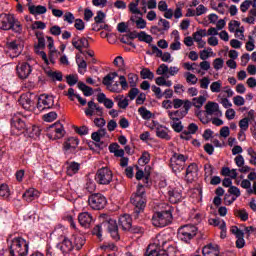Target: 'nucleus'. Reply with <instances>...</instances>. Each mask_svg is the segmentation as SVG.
<instances>
[{"label":"nucleus","mask_w":256,"mask_h":256,"mask_svg":"<svg viewBox=\"0 0 256 256\" xmlns=\"http://www.w3.org/2000/svg\"><path fill=\"white\" fill-rule=\"evenodd\" d=\"M161 211L154 213L152 216V225L154 227H167L173 222V207L167 203L159 205Z\"/></svg>","instance_id":"obj_1"},{"label":"nucleus","mask_w":256,"mask_h":256,"mask_svg":"<svg viewBox=\"0 0 256 256\" xmlns=\"http://www.w3.org/2000/svg\"><path fill=\"white\" fill-rule=\"evenodd\" d=\"M119 77L120 82H115V78ZM103 85L111 91V93H121V91H127L129 89V83L127 82V78L125 76H119L117 72H112L106 75L102 81Z\"/></svg>","instance_id":"obj_2"},{"label":"nucleus","mask_w":256,"mask_h":256,"mask_svg":"<svg viewBox=\"0 0 256 256\" xmlns=\"http://www.w3.org/2000/svg\"><path fill=\"white\" fill-rule=\"evenodd\" d=\"M166 249H169V246H167V240H165V236L158 234L152 240V243L149 244L146 250V256H169Z\"/></svg>","instance_id":"obj_3"},{"label":"nucleus","mask_w":256,"mask_h":256,"mask_svg":"<svg viewBox=\"0 0 256 256\" xmlns=\"http://www.w3.org/2000/svg\"><path fill=\"white\" fill-rule=\"evenodd\" d=\"M0 29L2 31H13L17 35L23 33V25L13 14H0Z\"/></svg>","instance_id":"obj_4"},{"label":"nucleus","mask_w":256,"mask_h":256,"mask_svg":"<svg viewBox=\"0 0 256 256\" xmlns=\"http://www.w3.org/2000/svg\"><path fill=\"white\" fill-rule=\"evenodd\" d=\"M103 227L108 229V233H110L112 239L119 241V226L117 225V220L108 218L96 225V227L93 229V234L96 235L98 239L103 237Z\"/></svg>","instance_id":"obj_5"},{"label":"nucleus","mask_w":256,"mask_h":256,"mask_svg":"<svg viewBox=\"0 0 256 256\" xmlns=\"http://www.w3.org/2000/svg\"><path fill=\"white\" fill-rule=\"evenodd\" d=\"M130 201L135 207V217H139V214L143 213L145 207H147V194L145 192V186H143L142 184H138L136 193L132 195Z\"/></svg>","instance_id":"obj_6"},{"label":"nucleus","mask_w":256,"mask_h":256,"mask_svg":"<svg viewBox=\"0 0 256 256\" xmlns=\"http://www.w3.org/2000/svg\"><path fill=\"white\" fill-rule=\"evenodd\" d=\"M11 256H27L29 253V242L22 237L14 238L10 243Z\"/></svg>","instance_id":"obj_7"},{"label":"nucleus","mask_w":256,"mask_h":256,"mask_svg":"<svg viewBox=\"0 0 256 256\" xmlns=\"http://www.w3.org/2000/svg\"><path fill=\"white\" fill-rule=\"evenodd\" d=\"M198 229L195 225L186 224L178 229V239L183 243H191L195 239Z\"/></svg>","instance_id":"obj_8"},{"label":"nucleus","mask_w":256,"mask_h":256,"mask_svg":"<svg viewBox=\"0 0 256 256\" xmlns=\"http://www.w3.org/2000/svg\"><path fill=\"white\" fill-rule=\"evenodd\" d=\"M188 159L189 157L183 154L174 153L170 159V167L172 168L173 173H181V171L185 169V163H187Z\"/></svg>","instance_id":"obj_9"},{"label":"nucleus","mask_w":256,"mask_h":256,"mask_svg":"<svg viewBox=\"0 0 256 256\" xmlns=\"http://www.w3.org/2000/svg\"><path fill=\"white\" fill-rule=\"evenodd\" d=\"M96 183L99 185H109L113 181V171L109 167L100 168L95 175Z\"/></svg>","instance_id":"obj_10"},{"label":"nucleus","mask_w":256,"mask_h":256,"mask_svg":"<svg viewBox=\"0 0 256 256\" xmlns=\"http://www.w3.org/2000/svg\"><path fill=\"white\" fill-rule=\"evenodd\" d=\"M88 203L91 209L99 211L101 209H105V206L107 205V198H105L101 193H94L89 196Z\"/></svg>","instance_id":"obj_11"},{"label":"nucleus","mask_w":256,"mask_h":256,"mask_svg":"<svg viewBox=\"0 0 256 256\" xmlns=\"http://www.w3.org/2000/svg\"><path fill=\"white\" fill-rule=\"evenodd\" d=\"M173 103V108L174 109H182L181 110H176V111H171V113H178V115H187L189 113V109H191V101L188 99L182 100L179 98H175L172 100Z\"/></svg>","instance_id":"obj_12"},{"label":"nucleus","mask_w":256,"mask_h":256,"mask_svg":"<svg viewBox=\"0 0 256 256\" xmlns=\"http://www.w3.org/2000/svg\"><path fill=\"white\" fill-rule=\"evenodd\" d=\"M186 116L187 115L181 116V114H179V112L171 113V111H168L170 125H171L173 131H175V133H181V131H183V124L181 123V119H183V117H186Z\"/></svg>","instance_id":"obj_13"},{"label":"nucleus","mask_w":256,"mask_h":256,"mask_svg":"<svg viewBox=\"0 0 256 256\" xmlns=\"http://www.w3.org/2000/svg\"><path fill=\"white\" fill-rule=\"evenodd\" d=\"M55 105V98L47 94H41L38 98L37 109L45 111V109H52Z\"/></svg>","instance_id":"obj_14"},{"label":"nucleus","mask_w":256,"mask_h":256,"mask_svg":"<svg viewBox=\"0 0 256 256\" xmlns=\"http://www.w3.org/2000/svg\"><path fill=\"white\" fill-rule=\"evenodd\" d=\"M25 47V44L23 42V39L18 38L14 41L7 43V48L11 53H14L12 57H19L21 55L23 48Z\"/></svg>","instance_id":"obj_15"},{"label":"nucleus","mask_w":256,"mask_h":256,"mask_svg":"<svg viewBox=\"0 0 256 256\" xmlns=\"http://www.w3.org/2000/svg\"><path fill=\"white\" fill-rule=\"evenodd\" d=\"M62 241L59 242L56 247L57 249H59L64 256L69 255V253H71V251H73V249H75V246L73 245V242L65 237V236H61Z\"/></svg>","instance_id":"obj_16"},{"label":"nucleus","mask_w":256,"mask_h":256,"mask_svg":"<svg viewBox=\"0 0 256 256\" xmlns=\"http://www.w3.org/2000/svg\"><path fill=\"white\" fill-rule=\"evenodd\" d=\"M11 128L14 131H25L27 129V124L25 123V120H23V115L18 113L12 116Z\"/></svg>","instance_id":"obj_17"},{"label":"nucleus","mask_w":256,"mask_h":256,"mask_svg":"<svg viewBox=\"0 0 256 256\" xmlns=\"http://www.w3.org/2000/svg\"><path fill=\"white\" fill-rule=\"evenodd\" d=\"M87 105L88 107L84 111L87 117H93V115L103 117V108L101 106L97 105L93 100L89 101Z\"/></svg>","instance_id":"obj_18"},{"label":"nucleus","mask_w":256,"mask_h":256,"mask_svg":"<svg viewBox=\"0 0 256 256\" xmlns=\"http://www.w3.org/2000/svg\"><path fill=\"white\" fill-rule=\"evenodd\" d=\"M19 79H27L33 73V67L27 62L19 63L16 67Z\"/></svg>","instance_id":"obj_19"},{"label":"nucleus","mask_w":256,"mask_h":256,"mask_svg":"<svg viewBox=\"0 0 256 256\" xmlns=\"http://www.w3.org/2000/svg\"><path fill=\"white\" fill-rule=\"evenodd\" d=\"M50 139H62L65 135V129L61 123H56L50 126V133L48 134Z\"/></svg>","instance_id":"obj_20"},{"label":"nucleus","mask_w":256,"mask_h":256,"mask_svg":"<svg viewBox=\"0 0 256 256\" xmlns=\"http://www.w3.org/2000/svg\"><path fill=\"white\" fill-rule=\"evenodd\" d=\"M199 175V168L197 167V164L192 163L190 164L186 169V176L185 179L188 183H193L195 179H197Z\"/></svg>","instance_id":"obj_21"},{"label":"nucleus","mask_w":256,"mask_h":256,"mask_svg":"<svg viewBox=\"0 0 256 256\" xmlns=\"http://www.w3.org/2000/svg\"><path fill=\"white\" fill-rule=\"evenodd\" d=\"M39 49H45V38L44 37H38V44L35 47V53L36 55H39L41 59L44 61L45 65H49V58H47V53L45 51H41Z\"/></svg>","instance_id":"obj_22"},{"label":"nucleus","mask_w":256,"mask_h":256,"mask_svg":"<svg viewBox=\"0 0 256 256\" xmlns=\"http://www.w3.org/2000/svg\"><path fill=\"white\" fill-rule=\"evenodd\" d=\"M168 197H169L170 203H179V201H181V199L183 198V193L181 188L169 187Z\"/></svg>","instance_id":"obj_23"},{"label":"nucleus","mask_w":256,"mask_h":256,"mask_svg":"<svg viewBox=\"0 0 256 256\" xmlns=\"http://www.w3.org/2000/svg\"><path fill=\"white\" fill-rule=\"evenodd\" d=\"M78 222L81 227L89 229L93 223V215H91L89 212H82L78 215Z\"/></svg>","instance_id":"obj_24"},{"label":"nucleus","mask_w":256,"mask_h":256,"mask_svg":"<svg viewBox=\"0 0 256 256\" xmlns=\"http://www.w3.org/2000/svg\"><path fill=\"white\" fill-rule=\"evenodd\" d=\"M72 45L79 51V53H84L83 49H89V40L87 38H74L72 39Z\"/></svg>","instance_id":"obj_25"},{"label":"nucleus","mask_w":256,"mask_h":256,"mask_svg":"<svg viewBox=\"0 0 256 256\" xmlns=\"http://www.w3.org/2000/svg\"><path fill=\"white\" fill-rule=\"evenodd\" d=\"M219 253V245L213 243L205 245L202 249L203 256H219Z\"/></svg>","instance_id":"obj_26"},{"label":"nucleus","mask_w":256,"mask_h":256,"mask_svg":"<svg viewBox=\"0 0 256 256\" xmlns=\"http://www.w3.org/2000/svg\"><path fill=\"white\" fill-rule=\"evenodd\" d=\"M206 115H216V117H221L223 112L219 110V104L217 102H208L205 105Z\"/></svg>","instance_id":"obj_27"},{"label":"nucleus","mask_w":256,"mask_h":256,"mask_svg":"<svg viewBox=\"0 0 256 256\" xmlns=\"http://www.w3.org/2000/svg\"><path fill=\"white\" fill-rule=\"evenodd\" d=\"M19 105L25 109V111H31L33 107V100H31V94H22L18 100Z\"/></svg>","instance_id":"obj_28"},{"label":"nucleus","mask_w":256,"mask_h":256,"mask_svg":"<svg viewBox=\"0 0 256 256\" xmlns=\"http://www.w3.org/2000/svg\"><path fill=\"white\" fill-rule=\"evenodd\" d=\"M118 225L123 229V231H129L132 227L131 216L129 214L122 215L119 218Z\"/></svg>","instance_id":"obj_29"},{"label":"nucleus","mask_w":256,"mask_h":256,"mask_svg":"<svg viewBox=\"0 0 256 256\" xmlns=\"http://www.w3.org/2000/svg\"><path fill=\"white\" fill-rule=\"evenodd\" d=\"M156 137L159 139H165L166 141L171 140V136L169 135V128L158 124L156 125Z\"/></svg>","instance_id":"obj_30"},{"label":"nucleus","mask_w":256,"mask_h":256,"mask_svg":"<svg viewBox=\"0 0 256 256\" xmlns=\"http://www.w3.org/2000/svg\"><path fill=\"white\" fill-rule=\"evenodd\" d=\"M40 193L35 188H29L25 191V193L22 195L24 201L27 203H31V201H35V199H39Z\"/></svg>","instance_id":"obj_31"},{"label":"nucleus","mask_w":256,"mask_h":256,"mask_svg":"<svg viewBox=\"0 0 256 256\" xmlns=\"http://www.w3.org/2000/svg\"><path fill=\"white\" fill-rule=\"evenodd\" d=\"M78 145L79 139L77 137H70L64 142L63 149L64 151H74Z\"/></svg>","instance_id":"obj_32"},{"label":"nucleus","mask_w":256,"mask_h":256,"mask_svg":"<svg viewBox=\"0 0 256 256\" xmlns=\"http://www.w3.org/2000/svg\"><path fill=\"white\" fill-rule=\"evenodd\" d=\"M67 95H68V99H70V101H75V99H78L80 105H83V106L87 105V100L85 98L81 97V95L75 93V89L69 88Z\"/></svg>","instance_id":"obj_33"},{"label":"nucleus","mask_w":256,"mask_h":256,"mask_svg":"<svg viewBox=\"0 0 256 256\" xmlns=\"http://www.w3.org/2000/svg\"><path fill=\"white\" fill-rule=\"evenodd\" d=\"M79 169H81V164L77 162H68L66 173L70 177H73V175H76V173H79Z\"/></svg>","instance_id":"obj_34"},{"label":"nucleus","mask_w":256,"mask_h":256,"mask_svg":"<svg viewBox=\"0 0 256 256\" xmlns=\"http://www.w3.org/2000/svg\"><path fill=\"white\" fill-rule=\"evenodd\" d=\"M73 246L79 250L82 249L83 245H85V236L83 234H74L73 235Z\"/></svg>","instance_id":"obj_35"},{"label":"nucleus","mask_w":256,"mask_h":256,"mask_svg":"<svg viewBox=\"0 0 256 256\" xmlns=\"http://www.w3.org/2000/svg\"><path fill=\"white\" fill-rule=\"evenodd\" d=\"M29 12L31 13V15H45V13H47V7L45 6H29Z\"/></svg>","instance_id":"obj_36"},{"label":"nucleus","mask_w":256,"mask_h":256,"mask_svg":"<svg viewBox=\"0 0 256 256\" xmlns=\"http://www.w3.org/2000/svg\"><path fill=\"white\" fill-rule=\"evenodd\" d=\"M25 130L27 131L28 136L32 139H37L41 135V128H39V126H31Z\"/></svg>","instance_id":"obj_37"},{"label":"nucleus","mask_w":256,"mask_h":256,"mask_svg":"<svg viewBox=\"0 0 256 256\" xmlns=\"http://www.w3.org/2000/svg\"><path fill=\"white\" fill-rule=\"evenodd\" d=\"M207 102V97L199 96L192 99L191 106L193 105L196 109H201L203 105Z\"/></svg>","instance_id":"obj_38"},{"label":"nucleus","mask_w":256,"mask_h":256,"mask_svg":"<svg viewBox=\"0 0 256 256\" xmlns=\"http://www.w3.org/2000/svg\"><path fill=\"white\" fill-rule=\"evenodd\" d=\"M76 63L78 65V72L80 73V75H85V73L87 72V61H85L84 59H80L79 56H76Z\"/></svg>","instance_id":"obj_39"},{"label":"nucleus","mask_w":256,"mask_h":256,"mask_svg":"<svg viewBox=\"0 0 256 256\" xmlns=\"http://www.w3.org/2000/svg\"><path fill=\"white\" fill-rule=\"evenodd\" d=\"M156 85L159 87H172L173 81L165 79V76H160L155 79Z\"/></svg>","instance_id":"obj_40"},{"label":"nucleus","mask_w":256,"mask_h":256,"mask_svg":"<svg viewBox=\"0 0 256 256\" xmlns=\"http://www.w3.org/2000/svg\"><path fill=\"white\" fill-rule=\"evenodd\" d=\"M115 101H118L119 109H127L129 107V99L123 95L116 96Z\"/></svg>","instance_id":"obj_41"},{"label":"nucleus","mask_w":256,"mask_h":256,"mask_svg":"<svg viewBox=\"0 0 256 256\" xmlns=\"http://www.w3.org/2000/svg\"><path fill=\"white\" fill-rule=\"evenodd\" d=\"M223 89V81L217 80L210 84L211 93H221Z\"/></svg>","instance_id":"obj_42"},{"label":"nucleus","mask_w":256,"mask_h":256,"mask_svg":"<svg viewBox=\"0 0 256 256\" xmlns=\"http://www.w3.org/2000/svg\"><path fill=\"white\" fill-rule=\"evenodd\" d=\"M78 89L84 93L85 97H91V95H93V88L83 82L78 83Z\"/></svg>","instance_id":"obj_43"},{"label":"nucleus","mask_w":256,"mask_h":256,"mask_svg":"<svg viewBox=\"0 0 256 256\" xmlns=\"http://www.w3.org/2000/svg\"><path fill=\"white\" fill-rule=\"evenodd\" d=\"M46 75H48L52 81H63V74L59 71L46 70Z\"/></svg>","instance_id":"obj_44"},{"label":"nucleus","mask_w":256,"mask_h":256,"mask_svg":"<svg viewBox=\"0 0 256 256\" xmlns=\"http://www.w3.org/2000/svg\"><path fill=\"white\" fill-rule=\"evenodd\" d=\"M128 9L133 15H140V17H143V12H141V9H139V3L131 2L128 5Z\"/></svg>","instance_id":"obj_45"},{"label":"nucleus","mask_w":256,"mask_h":256,"mask_svg":"<svg viewBox=\"0 0 256 256\" xmlns=\"http://www.w3.org/2000/svg\"><path fill=\"white\" fill-rule=\"evenodd\" d=\"M184 77L188 85H197V81H199V78H197V76L191 72H185Z\"/></svg>","instance_id":"obj_46"},{"label":"nucleus","mask_w":256,"mask_h":256,"mask_svg":"<svg viewBox=\"0 0 256 256\" xmlns=\"http://www.w3.org/2000/svg\"><path fill=\"white\" fill-rule=\"evenodd\" d=\"M149 161H151V155L149 154V152H144L142 156L138 159V165H140V167H145V165H147Z\"/></svg>","instance_id":"obj_47"},{"label":"nucleus","mask_w":256,"mask_h":256,"mask_svg":"<svg viewBox=\"0 0 256 256\" xmlns=\"http://www.w3.org/2000/svg\"><path fill=\"white\" fill-rule=\"evenodd\" d=\"M138 113L145 121H149V119L153 117V113H151V111L147 110L145 107L139 108Z\"/></svg>","instance_id":"obj_48"},{"label":"nucleus","mask_w":256,"mask_h":256,"mask_svg":"<svg viewBox=\"0 0 256 256\" xmlns=\"http://www.w3.org/2000/svg\"><path fill=\"white\" fill-rule=\"evenodd\" d=\"M219 103L224 107V109H231L233 107V103L229 101V98L223 97V94L220 93L218 95Z\"/></svg>","instance_id":"obj_49"},{"label":"nucleus","mask_w":256,"mask_h":256,"mask_svg":"<svg viewBox=\"0 0 256 256\" xmlns=\"http://www.w3.org/2000/svg\"><path fill=\"white\" fill-rule=\"evenodd\" d=\"M100 249L105 253H111V251H117V246L111 242H105Z\"/></svg>","instance_id":"obj_50"},{"label":"nucleus","mask_w":256,"mask_h":256,"mask_svg":"<svg viewBox=\"0 0 256 256\" xmlns=\"http://www.w3.org/2000/svg\"><path fill=\"white\" fill-rule=\"evenodd\" d=\"M140 75L142 79H150V81H153V79H155V74L149 68L142 69Z\"/></svg>","instance_id":"obj_51"},{"label":"nucleus","mask_w":256,"mask_h":256,"mask_svg":"<svg viewBox=\"0 0 256 256\" xmlns=\"http://www.w3.org/2000/svg\"><path fill=\"white\" fill-rule=\"evenodd\" d=\"M130 20L136 24L137 29H145L147 27V21L140 17L139 19L135 20V16H132Z\"/></svg>","instance_id":"obj_52"},{"label":"nucleus","mask_w":256,"mask_h":256,"mask_svg":"<svg viewBox=\"0 0 256 256\" xmlns=\"http://www.w3.org/2000/svg\"><path fill=\"white\" fill-rule=\"evenodd\" d=\"M240 186L242 187V189H246L248 195H254L253 191V187H251V180L249 179H244L241 181Z\"/></svg>","instance_id":"obj_53"},{"label":"nucleus","mask_w":256,"mask_h":256,"mask_svg":"<svg viewBox=\"0 0 256 256\" xmlns=\"http://www.w3.org/2000/svg\"><path fill=\"white\" fill-rule=\"evenodd\" d=\"M137 37L139 41H143L144 43H153V37L149 34H146L145 31L138 33Z\"/></svg>","instance_id":"obj_54"},{"label":"nucleus","mask_w":256,"mask_h":256,"mask_svg":"<svg viewBox=\"0 0 256 256\" xmlns=\"http://www.w3.org/2000/svg\"><path fill=\"white\" fill-rule=\"evenodd\" d=\"M200 83V89H209L211 87V78L204 76L199 80Z\"/></svg>","instance_id":"obj_55"},{"label":"nucleus","mask_w":256,"mask_h":256,"mask_svg":"<svg viewBox=\"0 0 256 256\" xmlns=\"http://www.w3.org/2000/svg\"><path fill=\"white\" fill-rule=\"evenodd\" d=\"M59 55H61V52H59L57 49L55 50H50L49 51V63H52L54 65L55 61L59 59Z\"/></svg>","instance_id":"obj_56"},{"label":"nucleus","mask_w":256,"mask_h":256,"mask_svg":"<svg viewBox=\"0 0 256 256\" xmlns=\"http://www.w3.org/2000/svg\"><path fill=\"white\" fill-rule=\"evenodd\" d=\"M239 127L241 133H245L249 129V118L245 117L239 121Z\"/></svg>","instance_id":"obj_57"},{"label":"nucleus","mask_w":256,"mask_h":256,"mask_svg":"<svg viewBox=\"0 0 256 256\" xmlns=\"http://www.w3.org/2000/svg\"><path fill=\"white\" fill-rule=\"evenodd\" d=\"M137 81H139V76L135 73L128 74V83L130 87H137Z\"/></svg>","instance_id":"obj_58"},{"label":"nucleus","mask_w":256,"mask_h":256,"mask_svg":"<svg viewBox=\"0 0 256 256\" xmlns=\"http://www.w3.org/2000/svg\"><path fill=\"white\" fill-rule=\"evenodd\" d=\"M86 191L88 193H94L95 189H97V184H95V181L88 179L85 185Z\"/></svg>","instance_id":"obj_59"},{"label":"nucleus","mask_w":256,"mask_h":256,"mask_svg":"<svg viewBox=\"0 0 256 256\" xmlns=\"http://www.w3.org/2000/svg\"><path fill=\"white\" fill-rule=\"evenodd\" d=\"M210 225H213L214 227H223V225H227L224 220H221V218H212L209 220Z\"/></svg>","instance_id":"obj_60"},{"label":"nucleus","mask_w":256,"mask_h":256,"mask_svg":"<svg viewBox=\"0 0 256 256\" xmlns=\"http://www.w3.org/2000/svg\"><path fill=\"white\" fill-rule=\"evenodd\" d=\"M63 20L68 23V25H73V23H75V15L71 12H66L63 16Z\"/></svg>","instance_id":"obj_61"},{"label":"nucleus","mask_w":256,"mask_h":256,"mask_svg":"<svg viewBox=\"0 0 256 256\" xmlns=\"http://www.w3.org/2000/svg\"><path fill=\"white\" fill-rule=\"evenodd\" d=\"M233 103L236 107H243L245 105V98L241 95L234 96Z\"/></svg>","instance_id":"obj_62"},{"label":"nucleus","mask_w":256,"mask_h":256,"mask_svg":"<svg viewBox=\"0 0 256 256\" xmlns=\"http://www.w3.org/2000/svg\"><path fill=\"white\" fill-rule=\"evenodd\" d=\"M43 119L46 123H52V121L57 119V112H49L43 116Z\"/></svg>","instance_id":"obj_63"},{"label":"nucleus","mask_w":256,"mask_h":256,"mask_svg":"<svg viewBox=\"0 0 256 256\" xmlns=\"http://www.w3.org/2000/svg\"><path fill=\"white\" fill-rule=\"evenodd\" d=\"M225 65V61L222 58H216L213 61V67L215 71H220V69Z\"/></svg>","instance_id":"obj_64"}]
</instances>
